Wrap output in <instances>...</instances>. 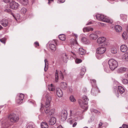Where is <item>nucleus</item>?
<instances>
[{
    "label": "nucleus",
    "instance_id": "46",
    "mask_svg": "<svg viewBox=\"0 0 128 128\" xmlns=\"http://www.w3.org/2000/svg\"><path fill=\"white\" fill-rule=\"evenodd\" d=\"M90 111L91 112H94L95 113H97L98 112H98V110L94 109L93 108L91 109Z\"/></svg>",
    "mask_w": 128,
    "mask_h": 128
},
{
    "label": "nucleus",
    "instance_id": "3",
    "mask_svg": "<svg viewBox=\"0 0 128 128\" xmlns=\"http://www.w3.org/2000/svg\"><path fill=\"white\" fill-rule=\"evenodd\" d=\"M89 100L87 96L84 95L82 98V102H79V103L81 107L84 109L85 110H86L88 108L87 104Z\"/></svg>",
    "mask_w": 128,
    "mask_h": 128
},
{
    "label": "nucleus",
    "instance_id": "48",
    "mask_svg": "<svg viewBox=\"0 0 128 128\" xmlns=\"http://www.w3.org/2000/svg\"><path fill=\"white\" fill-rule=\"evenodd\" d=\"M94 116H92L90 118V120L88 121V123H90L92 121H93L94 120Z\"/></svg>",
    "mask_w": 128,
    "mask_h": 128
},
{
    "label": "nucleus",
    "instance_id": "36",
    "mask_svg": "<svg viewBox=\"0 0 128 128\" xmlns=\"http://www.w3.org/2000/svg\"><path fill=\"white\" fill-rule=\"evenodd\" d=\"M12 15L16 20L19 19L20 18V15L19 14L15 15L14 14L12 13Z\"/></svg>",
    "mask_w": 128,
    "mask_h": 128
},
{
    "label": "nucleus",
    "instance_id": "56",
    "mask_svg": "<svg viewBox=\"0 0 128 128\" xmlns=\"http://www.w3.org/2000/svg\"><path fill=\"white\" fill-rule=\"evenodd\" d=\"M34 44L36 46H39V44L38 42H34Z\"/></svg>",
    "mask_w": 128,
    "mask_h": 128
},
{
    "label": "nucleus",
    "instance_id": "49",
    "mask_svg": "<svg viewBox=\"0 0 128 128\" xmlns=\"http://www.w3.org/2000/svg\"><path fill=\"white\" fill-rule=\"evenodd\" d=\"M60 78L62 80H63L64 78V76L63 74H62L61 71H60Z\"/></svg>",
    "mask_w": 128,
    "mask_h": 128
},
{
    "label": "nucleus",
    "instance_id": "18",
    "mask_svg": "<svg viewBox=\"0 0 128 128\" xmlns=\"http://www.w3.org/2000/svg\"><path fill=\"white\" fill-rule=\"evenodd\" d=\"M1 24L4 27H6L8 24V20L6 19H3L2 20Z\"/></svg>",
    "mask_w": 128,
    "mask_h": 128
},
{
    "label": "nucleus",
    "instance_id": "53",
    "mask_svg": "<svg viewBox=\"0 0 128 128\" xmlns=\"http://www.w3.org/2000/svg\"><path fill=\"white\" fill-rule=\"evenodd\" d=\"M65 0H58L57 2L58 3H61L65 2Z\"/></svg>",
    "mask_w": 128,
    "mask_h": 128
},
{
    "label": "nucleus",
    "instance_id": "47",
    "mask_svg": "<svg viewBox=\"0 0 128 128\" xmlns=\"http://www.w3.org/2000/svg\"><path fill=\"white\" fill-rule=\"evenodd\" d=\"M86 71L85 68L84 67L82 68L81 69V72H82V74H84V73Z\"/></svg>",
    "mask_w": 128,
    "mask_h": 128
},
{
    "label": "nucleus",
    "instance_id": "39",
    "mask_svg": "<svg viewBox=\"0 0 128 128\" xmlns=\"http://www.w3.org/2000/svg\"><path fill=\"white\" fill-rule=\"evenodd\" d=\"M122 37L123 38L124 40H126L128 36L127 33L126 32H124L122 34Z\"/></svg>",
    "mask_w": 128,
    "mask_h": 128
},
{
    "label": "nucleus",
    "instance_id": "14",
    "mask_svg": "<svg viewBox=\"0 0 128 128\" xmlns=\"http://www.w3.org/2000/svg\"><path fill=\"white\" fill-rule=\"evenodd\" d=\"M99 92V91L98 88L97 87L93 88L91 91V93L94 96H96Z\"/></svg>",
    "mask_w": 128,
    "mask_h": 128
},
{
    "label": "nucleus",
    "instance_id": "29",
    "mask_svg": "<svg viewBox=\"0 0 128 128\" xmlns=\"http://www.w3.org/2000/svg\"><path fill=\"white\" fill-rule=\"evenodd\" d=\"M120 17L124 21H126L127 18L126 15L125 14H120Z\"/></svg>",
    "mask_w": 128,
    "mask_h": 128
},
{
    "label": "nucleus",
    "instance_id": "45",
    "mask_svg": "<svg viewBox=\"0 0 128 128\" xmlns=\"http://www.w3.org/2000/svg\"><path fill=\"white\" fill-rule=\"evenodd\" d=\"M82 60L78 58L76 59L75 60V62L76 64H79L82 62Z\"/></svg>",
    "mask_w": 128,
    "mask_h": 128
},
{
    "label": "nucleus",
    "instance_id": "64",
    "mask_svg": "<svg viewBox=\"0 0 128 128\" xmlns=\"http://www.w3.org/2000/svg\"><path fill=\"white\" fill-rule=\"evenodd\" d=\"M74 36H75L76 38H77V37H78V36L77 34H74Z\"/></svg>",
    "mask_w": 128,
    "mask_h": 128
},
{
    "label": "nucleus",
    "instance_id": "44",
    "mask_svg": "<svg viewBox=\"0 0 128 128\" xmlns=\"http://www.w3.org/2000/svg\"><path fill=\"white\" fill-rule=\"evenodd\" d=\"M122 81V83L124 84H128V80L126 79H123Z\"/></svg>",
    "mask_w": 128,
    "mask_h": 128
},
{
    "label": "nucleus",
    "instance_id": "17",
    "mask_svg": "<svg viewBox=\"0 0 128 128\" xmlns=\"http://www.w3.org/2000/svg\"><path fill=\"white\" fill-rule=\"evenodd\" d=\"M120 50L122 52H125L128 50V48L125 45H122L120 46Z\"/></svg>",
    "mask_w": 128,
    "mask_h": 128
},
{
    "label": "nucleus",
    "instance_id": "32",
    "mask_svg": "<svg viewBox=\"0 0 128 128\" xmlns=\"http://www.w3.org/2000/svg\"><path fill=\"white\" fill-rule=\"evenodd\" d=\"M58 37L60 40H64L66 39V36L64 34H62L59 35Z\"/></svg>",
    "mask_w": 128,
    "mask_h": 128
},
{
    "label": "nucleus",
    "instance_id": "13",
    "mask_svg": "<svg viewBox=\"0 0 128 128\" xmlns=\"http://www.w3.org/2000/svg\"><path fill=\"white\" fill-rule=\"evenodd\" d=\"M106 40V38L104 37L99 38L97 40V42L98 44L103 43L104 44H106L105 41Z\"/></svg>",
    "mask_w": 128,
    "mask_h": 128
},
{
    "label": "nucleus",
    "instance_id": "6",
    "mask_svg": "<svg viewBox=\"0 0 128 128\" xmlns=\"http://www.w3.org/2000/svg\"><path fill=\"white\" fill-rule=\"evenodd\" d=\"M106 46L107 44H106L105 45H104V46H103L99 47L97 49L96 52L97 54L96 55V56L98 58L100 59L102 57L98 58V54H102L106 52V50L105 47Z\"/></svg>",
    "mask_w": 128,
    "mask_h": 128
},
{
    "label": "nucleus",
    "instance_id": "34",
    "mask_svg": "<svg viewBox=\"0 0 128 128\" xmlns=\"http://www.w3.org/2000/svg\"><path fill=\"white\" fill-rule=\"evenodd\" d=\"M93 30V28L88 27L84 28L83 29V30L84 32H89L90 30L92 31Z\"/></svg>",
    "mask_w": 128,
    "mask_h": 128
},
{
    "label": "nucleus",
    "instance_id": "43",
    "mask_svg": "<svg viewBox=\"0 0 128 128\" xmlns=\"http://www.w3.org/2000/svg\"><path fill=\"white\" fill-rule=\"evenodd\" d=\"M4 12H6L12 14V13H13L12 12L11 10L9 9H6L4 10Z\"/></svg>",
    "mask_w": 128,
    "mask_h": 128
},
{
    "label": "nucleus",
    "instance_id": "16",
    "mask_svg": "<svg viewBox=\"0 0 128 128\" xmlns=\"http://www.w3.org/2000/svg\"><path fill=\"white\" fill-rule=\"evenodd\" d=\"M56 119L55 118L52 117L48 121V123L50 125H53L56 123Z\"/></svg>",
    "mask_w": 128,
    "mask_h": 128
},
{
    "label": "nucleus",
    "instance_id": "62",
    "mask_svg": "<svg viewBox=\"0 0 128 128\" xmlns=\"http://www.w3.org/2000/svg\"><path fill=\"white\" fill-rule=\"evenodd\" d=\"M102 125V123H100L99 124H98V125H99V127H100V126H101Z\"/></svg>",
    "mask_w": 128,
    "mask_h": 128
},
{
    "label": "nucleus",
    "instance_id": "21",
    "mask_svg": "<svg viewBox=\"0 0 128 128\" xmlns=\"http://www.w3.org/2000/svg\"><path fill=\"white\" fill-rule=\"evenodd\" d=\"M60 87L63 90H66L67 88V85L66 83L65 82H62L60 84Z\"/></svg>",
    "mask_w": 128,
    "mask_h": 128
},
{
    "label": "nucleus",
    "instance_id": "50",
    "mask_svg": "<svg viewBox=\"0 0 128 128\" xmlns=\"http://www.w3.org/2000/svg\"><path fill=\"white\" fill-rule=\"evenodd\" d=\"M91 82L92 83V84H94L95 85L96 83V81L95 80L93 79L90 80Z\"/></svg>",
    "mask_w": 128,
    "mask_h": 128
},
{
    "label": "nucleus",
    "instance_id": "40",
    "mask_svg": "<svg viewBox=\"0 0 128 128\" xmlns=\"http://www.w3.org/2000/svg\"><path fill=\"white\" fill-rule=\"evenodd\" d=\"M111 52L113 54H116L117 52V50L115 47H113L111 48Z\"/></svg>",
    "mask_w": 128,
    "mask_h": 128
},
{
    "label": "nucleus",
    "instance_id": "41",
    "mask_svg": "<svg viewBox=\"0 0 128 128\" xmlns=\"http://www.w3.org/2000/svg\"><path fill=\"white\" fill-rule=\"evenodd\" d=\"M70 99L71 101L72 102H74L76 101L72 95H71L70 96Z\"/></svg>",
    "mask_w": 128,
    "mask_h": 128
},
{
    "label": "nucleus",
    "instance_id": "9",
    "mask_svg": "<svg viewBox=\"0 0 128 128\" xmlns=\"http://www.w3.org/2000/svg\"><path fill=\"white\" fill-rule=\"evenodd\" d=\"M67 111L65 110L62 111L60 117L61 120L62 121L65 120L67 118Z\"/></svg>",
    "mask_w": 128,
    "mask_h": 128
},
{
    "label": "nucleus",
    "instance_id": "15",
    "mask_svg": "<svg viewBox=\"0 0 128 128\" xmlns=\"http://www.w3.org/2000/svg\"><path fill=\"white\" fill-rule=\"evenodd\" d=\"M56 94L59 97H62L63 95V93L62 90L60 88H57L56 89Z\"/></svg>",
    "mask_w": 128,
    "mask_h": 128
},
{
    "label": "nucleus",
    "instance_id": "52",
    "mask_svg": "<svg viewBox=\"0 0 128 128\" xmlns=\"http://www.w3.org/2000/svg\"><path fill=\"white\" fill-rule=\"evenodd\" d=\"M104 70L107 73H109L110 72V70L108 67L105 68L104 69Z\"/></svg>",
    "mask_w": 128,
    "mask_h": 128
},
{
    "label": "nucleus",
    "instance_id": "35",
    "mask_svg": "<svg viewBox=\"0 0 128 128\" xmlns=\"http://www.w3.org/2000/svg\"><path fill=\"white\" fill-rule=\"evenodd\" d=\"M123 58L125 60L128 61V52H126L124 54L123 56Z\"/></svg>",
    "mask_w": 128,
    "mask_h": 128
},
{
    "label": "nucleus",
    "instance_id": "37",
    "mask_svg": "<svg viewBox=\"0 0 128 128\" xmlns=\"http://www.w3.org/2000/svg\"><path fill=\"white\" fill-rule=\"evenodd\" d=\"M27 11V9L24 7L22 8L20 11V12L22 14H25Z\"/></svg>",
    "mask_w": 128,
    "mask_h": 128
},
{
    "label": "nucleus",
    "instance_id": "31",
    "mask_svg": "<svg viewBox=\"0 0 128 128\" xmlns=\"http://www.w3.org/2000/svg\"><path fill=\"white\" fill-rule=\"evenodd\" d=\"M41 128H48V126L46 122H42L41 125Z\"/></svg>",
    "mask_w": 128,
    "mask_h": 128
},
{
    "label": "nucleus",
    "instance_id": "26",
    "mask_svg": "<svg viewBox=\"0 0 128 128\" xmlns=\"http://www.w3.org/2000/svg\"><path fill=\"white\" fill-rule=\"evenodd\" d=\"M48 88L50 91H53L55 90L54 87L52 84H51L50 85L48 86Z\"/></svg>",
    "mask_w": 128,
    "mask_h": 128
},
{
    "label": "nucleus",
    "instance_id": "33",
    "mask_svg": "<svg viewBox=\"0 0 128 128\" xmlns=\"http://www.w3.org/2000/svg\"><path fill=\"white\" fill-rule=\"evenodd\" d=\"M85 53V50L82 48H80L79 49V53L81 55H83Z\"/></svg>",
    "mask_w": 128,
    "mask_h": 128
},
{
    "label": "nucleus",
    "instance_id": "22",
    "mask_svg": "<svg viewBox=\"0 0 128 128\" xmlns=\"http://www.w3.org/2000/svg\"><path fill=\"white\" fill-rule=\"evenodd\" d=\"M114 28L116 31L118 32H120L122 30V27L118 25L115 26Z\"/></svg>",
    "mask_w": 128,
    "mask_h": 128
},
{
    "label": "nucleus",
    "instance_id": "20",
    "mask_svg": "<svg viewBox=\"0 0 128 128\" xmlns=\"http://www.w3.org/2000/svg\"><path fill=\"white\" fill-rule=\"evenodd\" d=\"M2 126L3 127L7 128L9 127L11 124V123L10 122H3L2 123Z\"/></svg>",
    "mask_w": 128,
    "mask_h": 128
},
{
    "label": "nucleus",
    "instance_id": "11",
    "mask_svg": "<svg viewBox=\"0 0 128 128\" xmlns=\"http://www.w3.org/2000/svg\"><path fill=\"white\" fill-rule=\"evenodd\" d=\"M10 7L12 9H16L18 8L19 4L14 1H12L10 4Z\"/></svg>",
    "mask_w": 128,
    "mask_h": 128
},
{
    "label": "nucleus",
    "instance_id": "8",
    "mask_svg": "<svg viewBox=\"0 0 128 128\" xmlns=\"http://www.w3.org/2000/svg\"><path fill=\"white\" fill-rule=\"evenodd\" d=\"M24 95L23 94H20L19 96H18L16 97V102L18 104L22 103L23 100L24 99Z\"/></svg>",
    "mask_w": 128,
    "mask_h": 128
},
{
    "label": "nucleus",
    "instance_id": "60",
    "mask_svg": "<svg viewBox=\"0 0 128 128\" xmlns=\"http://www.w3.org/2000/svg\"><path fill=\"white\" fill-rule=\"evenodd\" d=\"M72 52V54H73L74 55L73 56H74V58L76 57V55H75V54L73 52Z\"/></svg>",
    "mask_w": 128,
    "mask_h": 128
},
{
    "label": "nucleus",
    "instance_id": "4",
    "mask_svg": "<svg viewBox=\"0 0 128 128\" xmlns=\"http://www.w3.org/2000/svg\"><path fill=\"white\" fill-rule=\"evenodd\" d=\"M96 17L97 19L99 20L110 24L112 23L113 21L112 19L108 18L107 17L103 15L98 14L96 15Z\"/></svg>",
    "mask_w": 128,
    "mask_h": 128
},
{
    "label": "nucleus",
    "instance_id": "24",
    "mask_svg": "<svg viewBox=\"0 0 128 128\" xmlns=\"http://www.w3.org/2000/svg\"><path fill=\"white\" fill-rule=\"evenodd\" d=\"M62 58L64 62H66L68 60L67 56L65 53L63 54L62 55Z\"/></svg>",
    "mask_w": 128,
    "mask_h": 128
},
{
    "label": "nucleus",
    "instance_id": "42",
    "mask_svg": "<svg viewBox=\"0 0 128 128\" xmlns=\"http://www.w3.org/2000/svg\"><path fill=\"white\" fill-rule=\"evenodd\" d=\"M81 113L78 112H76L74 113V115L76 117L75 118H78V116H80L81 115Z\"/></svg>",
    "mask_w": 128,
    "mask_h": 128
},
{
    "label": "nucleus",
    "instance_id": "38",
    "mask_svg": "<svg viewBox=\"0 0 128 128\" xmlns=\"http://www.w3.org/2000/svg\"><path fill=\"white\" fill-rule=\"evenodd\" d=\"M58 79V72L57 70H56L55 74V80L56 82H57Z\"/></svg>",
    "mask_w": 128,
    "mask_h": 128
},
{
    "label": "nucleus",
    "instance_id": "19",
    "mask_svg": "<svg viewBox=\"0 0 128 128\" xmlns=\"http://www.w3.org/2000/svg\"><path fill=\"white\" fill-rule=\"evenodd\" d=\"M98 36L95 34H92L89 36V38L91 40H95L98 38Z\"/></svg>",
    "mask_w": 128,
    "mask_h": 128
},
{
    "label": "nucleus",
    "instance_id": "1",
    "mask_svg": "<svg viewBox=\"0 0 128 128\" xmlns=\"http://www.w3.org/2000/svg\"><path fill=\"white\" fill-rule=\"evenodd\" d=\"M46 98L47 99L45 105L46 108L44 109V111L47 116H48L52 115L54 114V109L50 108H48L50 106L51 98L50 96H48L46 97Z\"/></svg>",
    "mask_w": 128,
    "mask_h": 128
},
{
    "label": "nucleus",
    "instance_id": "57",
    "mask_svg": "<svg viewBox=\"0 0 128 128\" xmlns=\"http://www.w3.org/2000/svg\"><path fill=\"white\" fill-rule=\"evenodd\" d=\"M3 1L5 2L8 3L10 1V0H3Z\"/></svg>",
    "mask_w": 128,
    "mask_h": 128
},
{
    "label": "nucleus",
    "instance_id": "23",
    "mask_svg": "<svg viewBox=\"0 0 128 128\" xmlns=\"http://www.w3.org/2000/svg\"><path fill=\"white\" fill-rule=\"evenodd\" d=\"M126 70V68L124 67L120 68L118 70L117 72L118 73H121L125 72Z\"/></svg>",
    "mask_w": 128,
    "mask_h": 128
},
{
    "label": "nucleus",
    "instance_id": "25",
    "mask_svg": "<svg viewBox=\"0 0 128 128\" xmlns=\"http://www.w3.org/2000/svg\"><path fill=\"white\" fill-rule=\"evenodd\" d=\"M70 41L72 45H76L78 44L77 40L76 39H70Z\"/></svg>",
    "mask_w": 128,
    "mask_h": 128
},
{
    "label": "nucleus",
    "instance_id": "63",
    "mask_svg": "<svg viewBox=\"0 0 128 128\" xmlns=\"http://www.w3.org/2000/svg\"><path fill=\"white\" fill-rule=\"evenodd\" d=\"M91 24V22H88V23H87L86 24V25H90Z\"/></svg>",
    "mask_w": 128,
    "mask_h": 128
},
{
    "label": "nucleus",
    "instance_id": "28",
    "mask_svg": "<svg viewBox=\"0 0 128 128\" xmlns=\"http://www.w3.org/2000/svg\"><path fill=\"white\" fill-rule=\"evenodd\" d=\"M20 2L24 6L26 5L28 3V0H20Z\"/></svg>",
    "mask_w": 128,
    "mask_h": 128
},
{
    "label": "nucleus",
    "instance_id": "59",
    "mask_svg": "<svg viewBox=\"0 0 128 128\" xmlns=\"http://www.w3.org/2000/svg\"><path fill=\"white\" fill-rule=\"evenodd\" d=\"M69 90L70 92H72V88H69Z\"/></svg>",
    "mask_w": 128,
    "mask_h": 128
},
{
    "label": "nucleus",
    "instance_id": "10",
    "mask_svg": "<svg viewBox=\"0 0 128 128\" xmlns=\"http://www.w3.org/2000/svg\"><path fill=\"white\" fill-rule=\"evenodd\" d=\"M68 121L70 124L72 125V127L74 128L78 124L76 122L77 120L75 118H70L68 120Z\"/></svg>",
    "mask_w": 128,
    "mask_h": 128
},
{
    "label": "nucleus",
    "instance_id": "30",
    "mask_svg": "<svg viewBox=\"0 0 128 128\" xmlns=\"http://www.w3.org/2000/svg\"><path fill=\"white\" fill-rule=\"evenodd\" d=\"M44 62L45 63V66L44 68V70L45 72L47 71L48 66V61L46 59L44 60Z\"/></svg>",
    "mask_w": 128,
    "mask_h": 128
},
{
    "label": "nucleus",
    "instance_id": "7",
    "mask_svg": "<svg viewBox=\"0 0 128 128\" xmlns=\"http://www.w3.org/2000/svg\"><path fill=\"white\" fill-rule=\"evenodd\" d=\"M8 118L12 122H17L19 120V118L18 116L14 113L10 114L8 116Z\"/></svg>",
    "mask_w": 128,
    "mask_h": 128
},
{
    "label": "nucleus",
    "instance_id": "51",
    "mask_svg": "<svg viewBox=\"0 0 128 128\" xmlns=\"http://www.w3.org/2000/svg\"><path fill=\"white\" fill-rule=\"evenodd\" d=\"M0 41L3 44L5 43L6 39L5 38H2L0 39Z\"/></svg>",
    "mask_w": 128,
    "mask_h": 128
},
{
    "label": "nucleus",
    "instance_id": "55",
    "mask_svg": "<svg viewBox=\"0 0 128 128\" xmlns=\"http://www.w3.org/2000/svg\"><path fill=\"white\" fill-rule=\"evenodd\" d=\"M26 128H34L32 125H30Z\"/></svg>",
    "mask_w": 128,
    "mask_h": 128
},
{
    "label": "nucleus",
    "instance_id": "54",
    "mask_svg": "<svg viewBox=\"0 0 128 128\" xmlns=\"http://www.w3.org/2000/svg\"><path fill=\"white\" fill-rule=\"evenodd\" d=\"M122 127L123 128H128V125L126 124H123L122 125Z\"/></svg>",
    "mask_w": 128,
    "mask_h": 128
},
{
    "label": "nucleus",
    "instance_id": "27",
    "mask_svg": "<svg viewBox=\"0 0 128 128\" xmlns=\"http://www.w3.org/2000/svg\"><path fill=\"white\" fill-rule=\"evenodd\" d=\"M82 41L84 44H89V42L88 40H87L86 38L85 37H82Z\"/></svg>",
    "mask_w": 128,
    "mask_h": 128
},
{
    "label": "nucleus",
    "instance_id": "12",
    "mask_svg": "<svg viewBox=\"0 0 128 128\" xmlns=\"http://www.w3.org/2000/svg\"><path fill=\"white\" fill-rule=\"evenodd\" d=\"M49 45V47L51 50L55 51L56 50V47L55 45L56 42L55 40L54 41H51Z\"/></svg>",
    "mask_w": 128,
    "mask_h": 128
},
{
    "label": "nucleus",
    "instance_id": "61",
    "mask_svg": "<svg viewBox=\"0 0 128 128\" xmlns=\"http://www.w3.org/2000/svg\"><path fill=\"white\" fill-rule=\"evenodd\" d=\"M57 128H63L62 127L61 125H60L58 126Z\"/></svg>",
    "mask_w": 128,
    "mask_h": 128
},
{
    "label": "nucleus",
    "instance_id": "5",
    "mask_svg": "<svg viewBox=\"0 0 128 128\" xmlns=\"http://www.w3.org/2000/svg\"><path fill=\"white\" fill-rule=\"evenodd\" d=\"M109 67L112 70H114L118 66L117 62L112 58L110 59L108 61Z\"/></svg>",
    "mask_w": 128,
    "mask_h": 128
},
{
    "label": "nucleus",
    "instance_id": "58",
    "mask_svg": "<svg viewBox=\"0 0 128 128\" xmlns=\"http://www.w3.org/2000/svg\"><path fill=\"white\" fill-rule=\"evenodd\" d=\"M43 105L42 104H41V108H40V110H43Z\"/></svg>",
    "mask_w": 128,
    "mask_h": 128
},
{
    "label": "nucleus",
    "instance_id": "2",
    "mask_svg": "<svg viewBox=\"0 0 128 128\" xmlns=\"http://www.w3.org/2000/svg\"><path fill=\"white\" fill-rule=\"evenodd\" d=\"M113 92L116 95L117 97L118 98L122 94H123L125 92L124 88L121 86H118L117 87L115 86L113 88Z\"/></svg>",
    "mask_w": 128,
    "mask_h": 128
}]
</instances>
